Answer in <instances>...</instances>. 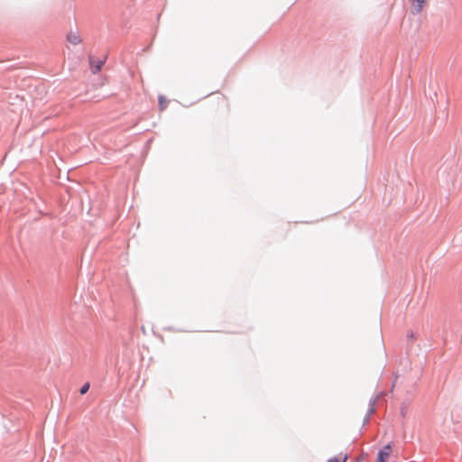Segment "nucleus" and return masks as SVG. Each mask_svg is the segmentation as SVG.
Here are the masks:
<instances>
[{
  "label": "nucleus",
  "instance_id": "nucleus-1",
  "mask_svg": "<svg viewBox=\"0 0 462 462\" xmlns=\"http://www.w3.org/2000/svg\"><path fill=\"white\" fill-rule=\"evenodd\" d=\"M428 4V0H411V13L418 14L425 8Z\"/></svg>",
  "mask_w": 462,
  "mask_h": 462
},
{
  "label": "nucleus",
  "instance_id": "nucleus-2",
  "mask_svg": "<svg viewBox=\"0 0 462 462\" xmlns=\"http://www.w3.org/2000/svg\"><path fill=\"white\" fill-rule=\"evenodd\" d=\"M392 451V447L390 444L383 447L382 450L378 453L376 462H387L390 454Z\"/></svg>",
  "mask_w": 462,
  "mask_h": 462
},
{
  "label": "nucleus",
  "instance_id": "nucleus-3",
  "mask_svg": "<svg viewBox=\"0 0 462 462\" xmlns=\"http://www.w3.org/2000/svg\"><path fill=\"white\" fill-rule=\"evenodd\" d=\"M67 40L69 43L73 44V45H78L81 42L82 39L79 35V33L76 31H70L68 34H67Z\"/></svg>",
  "mask_w": 462,
  "mask_h": 462
},
{
  "label": "nucleus",
  "instance_id": "nucleus-4",
  "mask_svg": "<svg viewBox=\"0 0 462 462\" xmlns=\"http://www.w3.org/2000/svg\"><path fill=\"white\" fill-rule=\"evenodd\" d=\"M213 102L217 105V107H228L227 98L222 94L217 95L213 98Z\"/></svg>",
  "mask_w": 462,
  "mask_h": 462
},
{
  "label": "nucleus",
  "instance_id": "nucleus-5",
  "mask_svg": "<svg viewBox=\"0 0 462 462\" xmlns=\"http://www.w3.org/2000/svg\"><path fill=\"white\" fill-rule=\"evenodd\" d=\"M104 65V61L101 60H94L93 59H90V69L92 73L96 74L102 69Z\"/></svg>",
  "mask_w": 462,
  "mask_h": 462
},
{
  "label": "nucleus",
  "instance_id": "nucleus-6",
  "mask_svg": "<svg viewBox=\"0 0 462 462\" xmlns=\"http://www.w3.org/2000/svg\"><path fill=\"white\" fill-rule=\"evenodd\" d=\"M347 456L346 454H339L337 457H332L328 459V462H346Z\"/></svg>",
  "mask_w": 462,
  "mask_h": 462
},
{
  "label": "nucleus",
  "instance_id": "nucleus-7",
  "mask_svg": "<svg viewBox=\"0 0 462 462\" xmlns=\"http://www.w3.org/2000/svg\"><path fill=\"white\" fill-rule=\"evenodd\" d=\"M168 105V100L164 96L159 97V107L160 110H164Z\"/></svg>",
  "mask_w": 462,
  "mask_h": 462
},
{
  "label": "nucleus",
  "instance_id": "nucleus-8",
  "mask_svg": "<svg viewBox=\"0 0 462 462\" xmlns=\"http://www.w3.org/2000/svg\"><path fill=\"white\" fill-rule=\"evenodd\" d=\"M89 389V384L88 383H85L81 388H80V393L81 394H85Z\"/></svg>",
  "mask_w": 462,
  "mask_h": 462
}]
</instances>
